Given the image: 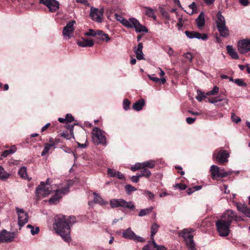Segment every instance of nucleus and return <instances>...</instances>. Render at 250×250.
<instances>
[{
    "label": "nucleus",
    "mask_w": 250,
    "mask_h": 250,
    "mask_svg": "<svg viewBox=\"0 0 250 250\" xmlns=\"http://www.w3.org/2000/svg\"><path fill=\"white\" fill-rule=\"evenodd\" d=\"M75 221L76 218L73 216L66 217V216L59 214L55 217L53 227L56 233L60 235L64 241L69 242L71 241L69 224H73Z\"/></svg>",
    "instance_id": "obj_1"
},
{
    "label": "nucleus",
    "mask_w": 250,
    "mask_h": 250,
    "mask_svg": "<svg viewBox=\"0 0 250 250\" xmlns=\"http://www.w3.org/2000/svg\"><path fill=\"white\" fill-rule=\"evenodd\" d=\"M114 16L115 19L119 21L123 25L127 28H134L137 33L148 32L146 27L141 24L139 21L134 18H129L127 20L117 13H115Z\"/></svg>",
    "instance_id": "obj_2"
},
{
    "label": "nucleus",
    "mask_w": 250,
    "mask_h": 250,
    "mask_svg": "<svg viewBox=\"0 0 250 250\" xmlns=\"http://www.w3.org/2000/svg\"><path fill=\"white\" fill-rule=\"evenodd\" d=\"M49 179L46 180V183L42 182L40 185H39L36 190V195L38 198L45 197L48 195L51 192L52 189L53 188V186H56V185L50 186L48 184Z\"/></svg>",
    "instance_id": "obj_3"
},
{
    "label": "nucleus",
    "mask_w": 250,
    "mask_h": 250,
    "mask_svg": "<svg viewBox=\"0 0 250 250\" xmlns=\"http://www.w3.org/2000/svg\"><path fill=\"white\" fill-rule=\"evenodd\" d=\"M217 230L221 236H227L229 235L230 230V224L225 221L224 219H220L215 223Z\"/></svg>",
    "instance_id": "obj_4"
},
{
    "label": "nucleus",
    "mask_w": 250,
    "mask_h": 250,
    "mask_svg": "<svg viewBox=\"0 0 250 250\" xmlns=\"http://www.w3.org/2000/svg\"><path fill=\"white\" fill-rule=\"evenodd\" d=\"M110 205L112 208L122 207L129 209H133L134 205L131 202H126L122 199H113L110 201Z\"/></svg>",
    "instance_id": "obj_5"
},
{
    "label": "nucleus",
    "mask_w": 250,
    "mask_h": 250,
    "mask_svg": "<svg viewBox=\"0 0 250 250\" xmlns=\"http://www.w3.org/2000/svg\"><path fill=\"white\" fill-rule=\"evenodd\" d=\"M58 188L55 190V195L52 196L49 200L50 204H56L59 200L62 197V195L68 191L69 187L67 184H65L64 187L62 186V188L58 187Z\"/></svg>",
    "instance_id": "obj_6"
},
{
    "label": "nucleus",
    "mask_w": 250,
    "mask_h": 250,
    "mask_svg": "<svg viewBox=\"0 0 250 250\" xmlns=\"http://www.w3.org/2000/svg\"><path fill=\"white\" fill-rule=\"evenodd\" d=\"M92 138L97 144L105 145L106 138L103 134L102 130L98 127H95L92 130Z\"/></svg>",
    "instance_id": "obj_7"
},
{
    "label": "nucleus",
    "mask_w": 250,
    "mask_h": 250,
    "mask_svg": "<svg viewBox=\"0 0 250 250\" xmlns=\"http://www.w3.org/2000/svg\"><path fill=\"white\" fill-rule=\"evenodd\" d=\"M221 219L231 224L233 222H237L239 217L237 214L231 209H228L224 212L221 216Z\"/></svg>",
    "instance_id": "obj_8"
},
{
    "label": "nucleus",
    "mask_w": 250,
    "mask_h": 250,
    "mask_svg": "<svg viewBox=\"0 0 250 250\" xmlns=\"http://www.w3.org/2000/svg\"><path fill=\"white\" fill-rule=\"evenodd\" d=\"M76 23L74 20L69 21L63 28L62 35L64 38L69 39L73 37V33L75 29L74 25Z\"/></svg>",
    "instance_id": "obj_9"
},
{
    "label": "nucleus",
    "mask_w": 250,
    "mask_h": 250,
    "mask_svg": "<svg viewBox=\"0 0 250 250\" xmlns=\"http://www.w3.org/2000/svg\"><path fill=\"white\" fill-rule=\"evenodd\" d=\"M16 210L18 216V225L21 228L23 227L28 220V214L23 209L16 208Z\"/></svg>",
    "instance_id": "obj_10"
},
{
    "label": "nucleus",
    "mask_w": 250,
    "mask_h": 250,
    "mask_svg": "<svg viewBox=\"0 0 250 250\" xmlns=\"http://www.w3.org/2000/svg\"><path fill=\"white\" fill-rule=\"evenodd\" d=\"M238 50L241 54L250 53V39H245L238 41Z\"/></svg>",
    "instance_id": "obj_11"
},
{
    "label": "nucleus",
    "mask_w": 250,
    "mask_h": 250,
    "mask_svg": "<svg viewBox=\"0 0 250 250\" xmlns=\"http://www.w3.org/2000/svg\"><path fill=\"white\" fill-rule=\"evenodd\" d=\"M210 170L212 178L213 179L219 177L223 178L229 174V172L224 171V169H220L215 165L211 166Z\"/></svg>",
    "instance_id": "obj_12"
},
{
    "label": "nucleus",
    "mask_w": 250,
    "mask_h": 250,
    "mask_svg": "<svg viewBox=\"0 0 250 250\" xmlns=\"http://www.w3.org/2000/svg\"><path fill=\"white\" fill-rule=\"evenodd\" d=\"M104 10L99 9L93 7H91L89 16L91 19L97 22L102 21V17L103 16Z\"/></svg>",
    "instance_id": "obj_13"
},
{
    "label": "nucleus",
    "mask_w": 250,
    "mask_h": 250,
    "mask_svg": "<svg viewBox=\"0 0 250 250\" xmlns=\"http://www.w3.org/2000/svg\"><path fill=\"white\" fill-rule=\"evenodd\" d=\"M217 162L220 164H223L228 162V158L229 157V154L225 150H216L213 155Z\"/></svg>",
    "instance_id": "obj_14"
},
{
    "label": "nucleus",
    "mask_w": 250,
    "mask_h": 250,
    "mask_svg": "<svg viewBox=\"0 0 250 250\" xmlns=\"http://www.w3.org/2000/svg\"><path fill=\"white\" fill-rule=\"evenodd\" d=\"M15 237V233L10 232L5 229L0 231V243H9L12 242Z\"/></svg>",
    "instance_id": "obj_15"
},
{
    "label": "nucleus",
    "mask_w": 250,
    "mask_h": 250,
    "mask_svg": "<svg viewBox=\"0 0 250 250\" xmlns=\"http://www.w3.org/2000/svg\"><path fill=\"white\" fill-rule=\"evenodd\" d=\"M40 2L46 5L52 12L56 11L59 8V2L56 0H40Z\"/></svg>",
    "instance_id": "obj_16"
},
{
    "label": "nucleus",
    "mask_w": 250,
    "mask_h": 250,
    "mask_svg": "<svg viewBox=\"0 0 250 250\" xmlns=\"http://www.w3.org/2000/svg\"><path fill=\"white\" fill-rule=\"evenodd\" d=\"M185 33L189 39L196 38L198 39H201L203 41H205L208 39V36L205 34H201L197 32L189 31H186Z\"/></svg>",
    "instance_id": "obj_17"
},
{
    "label": "nucleus",
    "mask_w": 250,
    "mask_h": 250,
    "mask_svg": "<svg viewBox=\"0 0 250 250\" xmlns=\"http://www.w3.org/2000/svg\"><path fill=\"white\" fill-rule=\"evenodd\" d=\"M180 236L184 238L188 250H197L195 248V243L194 242L193 236L192 235H184V236Z\"/></svg>",
    "instance_id": "obj_18"
},
{
    "label": "nucleus",
    "mask_w": 250,
    "mask_h": 250,
    "mask_svg": "<svg viewBox=\"0 0 250 250\" xmlns=\"http://www.w3.org/2000/svg\"><path fill=\"white\" fill-rule=\"evenodd\" d=\"M142 250H166V248L163 246L157 245L154 241L145 246Z\"/></svg>",
    "instance_id": "obj_19"
},
{
    "label": "nucleus",
    "mask_w": 250,
    "mask_h": 250,
    "mask_svg": "<svg viewBox=\"0 0 250 250\" xmlns=\"http://www.w3.org/2000/svg\"><path fill=\"white\" fill-rule=\"evenodd\" d=\"M236 207L239 211L244 214L247 217H250V208L247 205L237 203Z\"/></svg>",
    "instance_id": "obj_20"
},
{
    "label": "nucleus",
    "mask_w": 250,
    "mask_h": 250,
    "mask_svg": "<svg viewBox=\"0 0 250 250\" xmlns=\"http://www.w3.org/2000/svg\"><path fill=\"white\" fill-rule=\"evenodd\" d=\"M145 104V102L144 99H140L133 104L132 108L135 110L140 111L143 109Z\"/></svg>",
    "instance_id": "obj_21"
},
{
    "label": "nucleus",
    "mask_w": 250,
    "mask_h": 250,
    "mask_svg": "<svg viewBox=\"0 0 250 250\" xmlns=\"http://www.w3.org/2000/svg\"><path fill=\"white\" fill-rule=\"evenodd\" d=\"M195 21L198 28L200 29H202L204 26L205 22L204 13H201Z\"/></svg>",
    "instance_id": "obj_22"
},
{
    "label": "nucleus",
    "mask_w": 250,
    "mask_h": 250,
    "mask_svg": "<svg viewBox=\"0 0 250 250\" xmlns=\"http://www.w3.org/2000/svg\"><path fill=\"white\" fill-rule=\"evenodd\" d=\"M77 44L79 46L83 47H92L94 44V42L92 40H82L78 41Z\"/></svg>",
    "instance_id": "obj_23"
},
{
    "label": "nucleus",
    "mask_w": 250,
    "mask_h": 250,
    "mask_svg": "<svg viewBox=\"0 0 250 250\" xmlns=\"http://www.w3.org/2000/svg\"><path fill=\"white\" fill-rule=\"evenodd\" d=\"M217 28L222 37H226L229 35V30L226 26V24L218 26Z\"/></svg>",
    "instance_id": "obj_24"
},
{
    "label": "nucleus",
    "mask_w": 250,
    "mask_h": 250,
    "mask_svg": "<svg viewBox=\"0 0 250 250\" xmlns=\"http://www.w3.org/2000/svg\"><path fill=\"white\" fill-rule=\"evenodd\" d=\"M17 148L15 146H12L10 149L6 150L1 153L0 157V159L2 160L3 158L7 157L8 155L13 154L16 152Z\"/></svg>",
    "instance_id": "obj_25"
},
{
    "label": "nucleus",
    "mask_w": 250,
    "mask_h": 250,
    "mask_svg": "<svg viewBox=\"0 0 250 250\" xmlns=\"http://www.w3.org/2000/svg\"><path fill=\"white\" fill-rule=\"evenodd\" d=\"M227 50L229 55L233 59H237L238 58V55L237 52L231 45L227 46Z\"/></svg>",
    "instance_id": "obj_26"
},
{
    "label": "nucleus",
    "mask_w": 250,
    "mask_h": 250,
    "mask_svg": "<svg viewBox=\"0 0 250 250\" xmlns=\"http://www.w3.org/2000/svg\"><path fill=\"white\" fill-rule=\"evenodd\" d=\"M216 22L217 27L221 25H224L225 24H226L225 18L223 16H222L221 12L220 11H219L217 14V19Z\"/></svg>",
    "instance_id": "obj_27"
},
{
    "label": "nucleus",
    "mask_w": 250,
    "mask_h": 250,
    "mask_svg": "<svg viewBox=\"0 0 250 250\" xmlns=\"http://www.w3.org/2000/svg\"><path fill=\"white\" fill-rule=\"evenodd\" d=\"M135 234L132 231L130 228L126 229L123 233V236L127 239L133 240L135 237Z\"/></svg>",
    "instance_id": "obj_28"
},
{
    "label": "nucleus",
    "mask_w": 250,
    "mask_h": 250,
    "mask_svg": "<svg viewBox=\"0 0 250 250\" xmlns=\"http://www.w3.org/2000/svg\"><path fill=\"white\" fill-rule=\"evenodd\" d=\"M94 202L96 203L100 204L101 205H105L108 204L107 202L104 201L102 197L96 193H94Z\"/></svg>",
    "instance_id": "obj_29"
},
{
    "label": "nucleus",
    "mask_w": 250,
    "mask_h": 250,
    "mask_svg": "<svg viewBox=\"0 0 250 250\" xmlns=\"http://www.w3.org/2000/svg\"><path fill=\"white\" fill-rule=\"evenodd\" d=\"M143 168L146 167L152 168L155 166V162L154 160H150L142 163Z\"/></svg>",
    "instance_id": "obj_30"
},
{
    "label": "nucleus",
    "mask_w": 250,
    "mask_h": 250,
    "mask_svg": "<svg viewBox=\"0 0 250 250\" xmlns=\"http://www.w3.org/2000/svg\"><path fill=\"white\" fill-rule=\"evenodd\" d=\"M10 175V174L6 172L3 167L0 166V180H6L9 177Z\"/></svg>",
    "instance_id": "obj_31"
},
{
    "label": "nucleus",
    "mask_w": 250,
    "mask_h": 250,
    "mask_svg": "<svg viewBox=\"0 0 250 250\" xmlns=\"http://www.w3.org/2000/svg\"><path fill=\"white\" fill-rule=\"evenodd\" d=\"M142 170L140 171V173H139V177H145L147 178H149L151 175V172L146 168H141Z\"/></svg>",
    "instance_id": "obj_32"
},
{
    "label": "nucleus",
    "mask_w": 250,
    "mask_h": 250,
    "mask_svg": "<svg viewBox=\"0 0 250 250\" xmlns=\"http://www.w3.org/2000/svg\"><path fill=\"white\" fill-rule=\"evenodd\" d=\"M99 38L103 41H105V42H108L110 41V38L109 37L108 35L107 34L104 33L102 30H99L98 35Z\"/></svg>",
    "instance_id": "obj_33"
},
{
    "label": "nucleus",
    "mask_w": 250,
    "mask_h": 250,
    "mask_svg": "<svg viewBox=\"0 0 250 250\" xmlns=\"http://www.w3.org/2000/svg\"><path fill=\"white\" fill-rule=\"evenodd\" d=\"M153 209V208L152 207H150L147 208L141 209L139 213V216L142 217L150 213Z\"/></svg>",
    "instance_id": "obj_34"
},
{
    "label": "nucleus",
    "mask_w": 250,
    "mask_h": 250,
    "mask_svg": "<svg viewBox=\"0 0 250 250\" xmlns=\"http://www.w3.org/2000/svg\"><path fill=\"white\" fill-rule=\"evenodd\" d=\"M18 174L21 178L26 179L27 177L26 168L24 167H21L18 172Z\"/></svg>",
    "instance_id": "obj_35"
},
{
    "label": "nucleus",
    "mask_w": 250,
    "mask_h": 250,
    "mask_svg": "<svg viewBox=\"0 0 250 250\" xmlns=\"http://www.w3.org/2000/svg\"><path fill=\"white\" fill-rule=\"evenodd\" d=\"M27 228L30 229V232L33 235L38 234L39 232L40 228L38 227L34 228L31 225H28Z\"/></svg>",
    "instance_id": "obj_36"
},
{
    "label": "nucleus",
    "mask_w": 250,
    "mask_h": 250,
    "mask_svg": "<svg viewBox=\"0 0 250 250\" xmlns=\"http://www.w3.org/2000/svg\"><path fill=\"white\" fill-rule=\"evenodd\" d=\"M159 228V225L154 223L151 227V236H154L157 233Z\"/></svg>",
    "instance_id": "obj_37"
},
{
    "label": "nucleus",
    "mask_w": 250,
    "mask_h": 250,
    "mask_svg": "<svg viewBox=\"0 0 250 250\" xmlns=\"http://www.w3.org/2000/svg\"><path fill=\"white\" fill-rule=\"evenodd\" d=\"M197 96L196 97V100L199 102H201L204 99L206 98V95H205L204 93L201 90H198L197 91Z\"/></svg>",
    "instance_id": "obj_38"
},
{
    "label": "nucleus",
    "mask_w": 250,
    "mask_h": 250,
    "mask_svg": "<svg viewBox=\"0 0 250 250\" xmlns=\"http://www.w3.org/2000/svg\"><path fill=\"white\" fill-rule=\"evenodd\" d=\"M145 14L148 17L151 18L155 14L154 11L151 8L149 7H145Z\"/></svg>",
    "instance_id": "obj_39"
},
{
    "label": "nucleus",
    "mask_w": 250,
    "mask_h": 250,
    "mask_svg": "<svg viewBox=\"0 0 250 250\" xmlns=\"http://www.w3.org/2000/svg\"><path fill=\"white\" fill-rule=\"evenodd\" d=\"M194 231L192 229H184L179 234V236H184V235H191L190 233Z\"/></svg>",
    "instance_id": "obj_40"
},
{
    "label": "nucleus",
    "mask_w": 250,
    "mask_h": 250,
    "mask_svg": "<svg viewBox=\"0 0 250 250\" xmlns=\"http://www.w3.org/2000/svg\"><path fill=\"white\" fill-rule=\"evenodd\" d=\"M125 188L127 193H129L131 192L136 191L137 189L133 186L130 185H127L125 187Z\"/></svg>",
    "instance_id": "obj_41"
},
{
    "label": "nucleus",
    "mask_w": 250,
    "mask_h": 250,
    "mask_svg": "<svg viewBox=\"0 0 250 250\" xmlns=\"http://www.w3.org/2000/svg\"><path fill=\"white\" fill-rule=\"evenodd\" d=\"M219 91V87H217V86H214L213 87V88L208 92L207 93H206V95H215L216 93H217Z\"/></svg>",
    "instance_id": "obj_42"
},
{
    "label": "nucleus",
    "mask_w": 250,
    "mask_h": 250,
    "mask_svg": "<svg viewBox=\"0 0 250 250\" xmlns=\"http://www.w3.org/2000/svg\"><path fill=\"white\" fill-rule=\"evenodd\" d=\"M141 168H143L142 163H136L134 166L131 167L130 168V169L133 171H135L137 170H138V169H141Z\"/></svg>",
    "instance_id": "obj_43"
},
{
    "label": "nucleus",
    "mask_w": 250,
    "mask_h": 250,
    "mask_svg": "<svg viewBox=\"0 0 250 250\" xmlns=\"http://www.w3.org/2000/svg\"><path fill=\"white\" fill-rule=\"evenodd\" d=\"M234 83L239 86H246L247 84L241 79H236L234 81Z\"/></svg>",
    "instance_id": "obj_44"
},
{
    "label": "nucleus",
    "mask_w": 250,
    "mask_h": 250,
    "mask_svg": "<svg viewBox=\"0 0 250 250\" xmlns=\"http://www.w3.org/2000/svg\"><path fill=\"white\" fill-rule=\"evenodd\" d=\"M99 30L95 31L93 29H89L88 32L86 33L87 36L95 37L98 35Z\"/></svg>",
    "instance_id": "obj_45"
},
{
    "label": "nucleus",
    "mask_w": 250,
    "mask_h": 250,
    "mask_svg": "<svg viewBox=\"0 0 250 250\" xmlns=\"http://www.w3.org/2000/svg\"><path fill=\"white\" fill-rule=\"evenodd\" d=\"M130 103L127 99H124L123 101V106L125 110H127L129 108Z\"/></svg>",
    "instance_id": "obj_46"
},
{
    "label": "nucleus",
    "mask_w": 250,
    "mask_h": 250,
    "mask_svg": "<svg viewBox=\"0 0 250 250\" xmlns=\"http://www.w3.org/2000/svg\"><path fill=\"white\" fill-rule=\"evenodd\" d=\"M164 50L167 52V53L169 56H172L174 55V50L173 49L169 47V46H167L164 48Z\"/></svg>",
    "instance_id": "obj_47"
},
{
    "label": "nucleus",
    "mask_w": 250,
    "mask_h": 250,
    "mask_svg": "<svg viewBox=\"0 0 250 250\" xmlns=\"http://www.w3.org/2000/svg\"><path fill=\"white\" fill-rule=\"evenodd\" d=\"M184 23V20L183 19L182 17H179L178 22L177 24V26L179 29H180L183 26Z\"/></svg>",
    "instance_id": "obj_48"
},
{
    "label": "nucleus",
    "mask_w": 250,
    "mask_h": 250,
    "mask_svg": "<svg viewBox=\"0 0 250 250\" xmlns=\"http://www.w3.org/2000/svg\"><path fill=\"white\" fill-rule=\"evenodd\" d=\"M116 172L115 170L108 168L107 170V173L111 177H114L116 176Z\"/></svg>",
    "instance_id": "obj_49"
},
{
    "label": "nucleus",
    "mask_w": 250,
    "mask_h": 250,
    "mask_svg": "<svg viewBox=\"0 0 250 250\" xmlns=\"http://www.w3.org/2000/svg\"><path fill=\"white\" fill-rule=\"evenodd\" d=\"M231 119L233 122L238 123L241 121V119L236 116L234 113L231 114Z\"/></svg>",
    "instance_id": "obj_50"
},
{
    "label": "nucleus",
    "mask_w": 250,
    "mask_h": 250,
    "mask_svg": "<svg viewBox=\"0 0 250 250\" xmlns=\"http://www.w3.org/2000/svg\"><path fill=\"white\" fill-rule=\"evenodd\" d=\"M65 119L66 122L70 123L74 121V118L71 114L68 113L66 115Z\"/></svg>",
    "instance_id": "obj_51"
},
{
    "label": "nucleus",
    "mask_w": 250,
    "mask_h": 250,
    "mask_svg": "<svg viewBox=\"0 0 250 250\" xmlns=\"http://www.w3.org/2000/svg\"><path fill=\"white\" fill-rule=\"evenodd\" d=\"M139 173H138L136 174V175L132 176L130 178L131 181L135 183H138L140 178V177H139Z\"/></svg>",
    "instance_id": "obj_52"
},
{
    "label": "nucleus",
    "mask_w": 250,
    "mask_h": 250,
    "mask_svg": "<svg viewBox=\"0 0 250 250\" xmlns=\"http://www.w3.org/2000/svg\"><path fill=\"white\" fill-rule=\"evenodd\" d=\"M184 57L185 58L187 59L186 61H190V62L192 61V55L190 53L188 52V53H187L185 54Z\"/></svg>",
    "instance_id": "obj_53"
},
{
    "label": "nucleus",
    "mask_w": 250,
    "mask_h": 250,
    "mask_svg": "<svg viewBox=\"0 0 250 250\" xmlns=\"http://www.w3.org/2000/svg\"><path fill=\"white\" fill-rule=\"evenodd\" d=\"M162 15L167 21H169L170 20V16L167 12H166L165 11L162 12Z\"/></svg>",
    "instance_id": "obj_54"
},
{
    "label": "nucleus",
    "mask_w": 250,
    "mask_h": 250,
    "mask_svg": "<svg viewBox=\"0 0 250 250\" xmlns=\"http://www.w3.org/2000/svg\"><path fill=\"white\" fill-rule=\"evenodd\" d=\"M133 240H135L137 242H145V240L143 238H142L139 236H137L135 234V237H134V239H133Z\"/></svg>",
    "instance_id": "obj_55"
},
{
    "label": "nucleus",
    "mask_w": 250,
    "mask_h": 250,
    "mask_svg": "<svg viewBox=\"0 0 250 250\" xmlns=\"http://www.w3.org/2000/svg\"><path fill=\"white\" fill-rule=\"evenodd\" d=\"M145 193L150 199H153L155 197V195L148 190L146 191Z\"/></svg>",
    "instance_id": "obj_56"
},
{
    "label": "nucleus",
    "mask_w": 250,
    "mask_h": 250,
    "mask_svg": "<svg viewBox=\"0 0 250 250\" xmlns=\"http://www.w3.org/2000/svg\"><path fill=\"white\" fill-rule=\"evenodd\" d=\"M153 75H148V77H149V79L151 80V81L155 82V83L159 82H160V79L158 78L155 77Z\"/></svg>",
    "instance_id": "obj_57"
},
{
    "label": "nucleus",
    "mask_w": 250,
    "mask_h": 250,
    "mask_svg": "<svg viewBox=\"0 0 250 250\" xmlns=\"http://www.w3.org/2000/svg\"><path fill=\"white\" fill-rule=\"evenodd\" d=\"M76 2L82 3L85 6H89V3L87 0H76Z\"/></svg>",
    "instance_id": "obj_58"
},
{
    "label": "nucleus",
    "mask_w": 250,
    "mask_h": 250,
    "mask_svg": "<svg viewBox=\"0 0 250 250\" xmlns=\"http://www.w3.org/2000/svg\"><path fill=\"white\" fill-rule=\"evenodd\" d=\"M188 7L192 10L190 14H193L194 10L196 9V5L195 3L193 2L191 4L189 5Z\"/></svg>",
    "instance_id": "obj_59"
},
{
    "label": "nucleus",
    "mask_w": 250,
    "mask_h": 250,
    "mask_svg": "<svg viewBox=\"0 0 250 250\" xmlns=\"http://www.w3.org/2000/svg\"><path fill=\"white\" fill-rule=\"evenodd\" d=\"M175 188H177L181 190H184L186 188V186L183 184H178L175 185Z\"/></svg>",
    "instance_id": "obj_60"
},
{
    "label": "nucleus",
    "mask_w": 250,
    "mask_h": 250,
    "mask_svg": "<svg viewBox=\"0 0 250 250\" xmlns=\"http://www.w3.org/2000/svg\"><path fill=\"white\" fill-rule=\"evenodd\" d=\"M196 120V118H192L190 117H188L186 119V122L188 124H193L195 121Z\"/></svg>",
    "instance_id": "obj_61"
},
{
    "label": "nucleus",
    "mask_w": 250,
    "mask_h": 250,
    "mask_svg": "<svg viewBox=\"0 0 250 250\" xmlns=\"http://www.w3.org/2000/svg\"><path fill=\"white\" fill-rule=\"evenodd\" d=\"M136 57L139 60L143 59L144 55L142 51H141V52L136 51Z\"/></svg>",
    "instance_id": "obj_62"
},
{
    "label": "nucleus",
    "mask_w": 250,
    "mask_h": 250,
    "mask_svg": "<svg viewBox=\"0 0 250 250\" xmlns=\"http://www.w3.org/2000/svg\"><path fill=\"white\" fill-rule=\"evenodd\" d=\"M51 147L55 146L57 143L54 141L53 138L49 139V143H48Z\"/></svg>",
    "instance_id": "obj_63"
},
{
    "label": "nucleus",
    "mask_w": 250,
    "mask_h": 250,
    "mask_svg": "<svg viewBox=\"0 0 250 250\" xmlns=\"http://www.w3.org/2000/svg\"><path fill=\"white\" fill-rule=\"evenodd\" d=\"M143 47V43L142 42H140L138 44L137 48L136 49V52H140L142 51V49Z\"/></svg>",
    "instance_id": "obj_64"
}]
</instances>
